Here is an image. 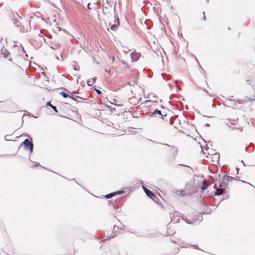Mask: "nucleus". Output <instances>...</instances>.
<instances>
[{"label": "nucleus", "instance_id": "f257e3e1", "mask_svg": "<svg viewBox=\"0 0 255 255\" xmlns=\"http://www.w3.org/2000/svg\"><path fill=\"white\" fill-rule=\"evenodd\" d=\"M21 146H23L24 149L25 150H27V149L31 147H33L34 145L32 142V139L31 138L30 139H29L28 138H26L21 143L19 147H20Z\"/></svg>", "mask_w": 255, "mask_h": 255}, {"label": "nucleus", "instance_id": "f03ea898", "mask_svg": "<svg viewBox=\"0 0 255 255\" xmlns=\"http://www.w3.org/2000/svg\"><path fill=\"white\" fill-rule=\"evenodd\" d=\"M142 188L145 193L148 197L154 200H155L154 198H157L156 196L154 194V193L152 191L148 189L147 188L143 186H142Z\"/></svg>", "mask_w": 255, "mask_h": 255}, {"label": "nucleus", "instance_id": "7ed1b4c3", "mask_svg": "<svg viewBox=\"0 0 255 255\" xmlns=\"http://www.w3.org/2000/svg\"><path fill=\"white\" fill-rule=\"evenodd\" d=\"M211 160L214 163V164L218 163L220 160L219 153L216 152L215 153L212 154Z\"/></svg>", "mask_w": 255, "mask_h": 255}, {"label": "nucleus", "instance_id": "20e7f679", "mask_svg": "<svg viewBox=\"0 0 255 255\" xmlns=\"http://www.w3.org/2000/svg\"><path fill=\"white\" fill-rule=\"evenodd\" d=\"M141 56V54L140 53H137L136 52H132L130 53V57L132 59V61H137L138 60L139 58Z\"/></svg>", "mask_w": 255, "mask_h": 255}, {"label": "nucleus", "instance_id": "39448f33", "mask_svg": "<svg viewBox=\"0 0 255 255\" xmlns=\"http://www.w3.org/2000/svg\"><path fill=\"white\" fill-rule=\"evenodd\" d=\"M59 94L61 96H62L63 98H69L73 100V101H75L77 103L80 102L79 101H76L75 99V97H72V96H71V95H69V94L68 93H66L64 92H61L59 93Z\"/></svg>", "mask_w": 255, "mask_h": 255}, {"label": "nucleus", "instance_id": "423d86ee", "mask_svg": "<svg viewBox=\"0 0 255 255\" xmlns=\"http://www.w3.org/2000/svg\"><path fill=\"white\" fill-rule=\"evenodd\" d=\"M219 187L221 190L226 193L227 192L226 189H228V183L223 181L220 183Z\"/></svg>", "mask_w": 255, "mask_h": 255}, {"label": "nucleus", "instance_id": "0eeeda50", "mask_svg": "<svg viewBox=\"0 0 255 255\" xmlns=\"http://www.w3.org/2000/svg\"><path fill=\"white\" fill-rule=\"evenodd\" d=\"M114 18H115V20H114L115 23L117 24L118 25H120V20H119V18L118 17V15L117 13L116 8H115V5H114Z\"/></svg>", "mask_w": 255, "mask_h": 255}, {"label": "nucleus", "instance_id": "6e6552de", "mask_svg": "<svg viewBox=\"0 0 255 255\" xmlns=\"http://www.w3.org/2000/svg\"><path fill=\"white\" fill-rule=\"evenodd\" d=\"M160 144H163V145H166V146H167L169 147H170L172 150H173L174 149H175L174 151H173V154H174V156H176L177 155V153L178 152V149L177 147H175L173 145H169L167 143H159Z\"/></svg>", "mask_w": 255, "mask_h": 255}, {"label": "nucleus", "instance_id": "1a4fd4ad", "mask_svg": "<svg viewBox=\"0 0 255 255\" xmlns=\"http://www.w3.org/2000/svg\"><path fill=\"white\" fill-rule=\"evenodd\" d=\"M153 113L154 114V115L155 114H157L159 117H160L162 119H164V117H166L167 114H165L164 115H162L161 113V112L160 110H158V109H156L153 111Z\"/></svg>", "mask_w": 255, "mask_h": 255}, {"label": "nucleus", "instance_id": "9d476101", "mask_svg": "<svg viewBox=\"0 0 255 255\" xmlns=\"http://www.w3.org/2000/svg\"><path fill=\"white\" fill-rule=\"evenodd\" d=\"M1 54L4 58H6L9 54V52L5 48H2L1 49Z\"/></svg>", "mask_w": 255, "mask_h": 255}, {"label": "nucleus", "instance_id": "9b49d317", "mask_svg": "<svg viewBox=\"0 0 255 255\" xmlns=\"http://www.w3.org/2000/svg\"><path fill=\"white\" fill-rule=\"evenodd\" d=\"M234 178L233 177H231L230 176H228L227 175H225L223 176V181L227 183L229 181H231L232 180L234 179Z\"/></svg>", "mask_w": 255, "mask_h": 255}, {"label": "nucleus", "instance_id": "f8f14e48", "mask_svg": "<svg viewBox=\"0 0 255 255\" xmlns=\"http://www.w3.org/2000/svg\"><path fill=\"white\" fill-rule=\"evenodd\" d=\"M97 79L96 77L93 78L92 79H89L87 81V84L89 86H92L95 82Z\"/></svg>", "mask_w": 255, "mask_h": 255}, {"label": "nucleus", "instance_id": "ddd939ff", "mask_svg": "<svg viewBox=\"0 0 255 255\" xmlns=\"http://www.w3.org/2000/svg\"><path fill=\"white\" fill-rule=\"evenodd\" d=\"M46 105L47 106H49V107H50L52 108V110H53L55 112H56V113H58V111H57V109L56 107V106H54V105H52V104H51V102H47L46 103Z\"/></svg>", "mask_w": 255, "mask_h": 255}, {"label": "nucleus", "instance_id": "4468645a", "mask_svg": "<svg viewBox=\"0 0 255 255\" xmlns=\"http://www.w3.org/2000/svg\"><path fill=\"white\" fill-rule=\"evenodd\" d=\"M110 28L113 30V31H116L118 29V27L119 25H117L116 23L114 24H111L109 23Z\"/></svg>", "mask_w": 255, "mask_h": 255}, {"label": "nucleus", "instance_id": "2eb2a0df", "mask_svg": "<svg viewBox=\"0 0 255 255\" xmlns=\"http://www.w3.org/2000/svg\"><path fill=\"white\" fill-rule=\"evenodd\" d=\"M223 194H225V193L224 192H223V191L221 190L220 189H216L214 192V195L215 196H219V195H223Z\"/></svg>", "mask_w": 255, "mask_h": 255}, {"label": "nucleus", "instance_id": "dca6fc26", "mask_svg": "<svg viewBox=\"0 0 255 255\" xmlns=\"http://www.w3.org/2000/svg\"><path fill=\"white\" fill-rule=\"evenodd\" d=\"M208 185L206 183V182L205 181H203L201 187V189L202 190H205L206 189L208 188Z\"/></svg>", "mask_w": 255, "mask_h": 255}, {"label": "nucleus", "instance_id": "f3484780", "mask_svg": "<svg viewBox=\"0 0 255 255\" xmlns=\"http://www.w3.org/2000/svg\"><path fill=\"white\" fill-rule=\"evenodd\" d=\"M114 192H111L110 193L106 194L104 197L107 199H110L115 196Z\"/></svg>", "mask_w": 255, "mask_h": 255}, {"label": "nucleus", "instance_id": "a211bd4d", "mask_svg": "<svg viewBox=\"0 0 255 255\" xmlns=\"http://www.w3.org/2000/svg\"><path fill=\"white\" fill-rule=\"evenodd\" d=\"M178 195H180L181 196H184L185 195V190L184 189H181L180 190L177 191V193Z\"/></svg>", "mask_w": 255, "mask_h": 255}, {"label": "nucleus", "instance_id": "6ab92c4d", "mask_svg": "<svg viewBox=\"0 0 255 255\" xmlns=\"http://www.w3.org/2000/svg\"><path fill=\"white\" fill-rule=\"evenodd\" d=\"M27 150H28L29 151V157H28V159L30 161H32L30 158V154L32 153L33 152V147H30L29 148L27 149Z\"/></svg>", "mask_w": 255, "mask_h": 255}, {"label": "nucleus", "instance_id": "aec40b11", "mask_svg": "<svg viewBox=\"0 0 255 255\" xmlns=\"http://www.w3.org/2000/svg\"><path fill=\"white\" fill-rule=\"evenodd\" d=\"M115 195H120L125 193V191L123 190H119L117 191L114 192Z\"/></svg>", "mask_w": 255, "mask_h": 255}, {"label": "nucleus", "instance_id": "412c9836", "mask_svg": "<svg viewBox=\"0 0 255 255\" xmlns=\"http://www.w3.org/2000/svg\"><path fill=\"white\" fill-rule=\"evenodd\" d=\"M19 31L23 32H25L27 31V30H25L24 27L23 25H19Z\"/></svg>", "mask_w": 255, "mask_h": 255}, {"label": "nucleus", "instance_id": "4be33fe9", "mask_svg": "<svg viewBox=\"0 0 255 255\" xmlns=\"http://www.w3.org/2000/svg\"><path fill=\"white\" fill-rule=\"evenodd\" d=\"M14 24L17 27H19V25L20 24V23L18 22V20H16V19H13V21Z\"/></svg>", "mask_w": 255, "mask_h": 255}, {"label": "nucleus", "instance_id": "5701e85b", "mask_svg": "<svg viewBox=\"0 0 255 255\" xmlns=\"http://www.w3.org/2000/svg\"><path fill=\"white\" fill-rule=\"evenodd\" d=\"M116 236V234L115 233H114V231L112 232V234L109 235L108 237H109V238L110 239H113L114 238V237H115Z\"/></svg>", "mask_w": 255, "mask_h": 255}, {"label": "nucleus", "instance_id": "b1692460", "mask_svg": "<svg viewBox=\"0 0 255 255\" xmlns=\"http://www.w3.org/2000/svg\"><path fill=\"white\" fill-rule=\"evenodd\" d=\"M182 219L183 220H184V221H185L187 224H189V225H192V224H193V223H192V222H190L188 219H186V218L184 219V218H182Z\"/></svg>", "mask_w": 255, "mask_h": 255}, {"label": "nucleus", "instance_id": "393cba45", "mask_svg": "<svg viewBox=\"0 0 255 255\" xmlns=\"http://www.w3.org/2000/svg\"><path fill=\"white\" fill-rule=\"evenodd\" d=\"M60 46V45L59 44L58 45H57L56 44L55 45H53L52 44V46H51L50 47L51 48L53 49H57Z\"/></svg>", "mask_w": 255, "mask_h": 255}, {"label": "nucleus", "instance_id": "a878e982", "mask_svg": "<svg viewBox=\"0 0 255 255\" xmlns=\"http://www.w3.org/2000/svg\"><path fill=\"white\" fill-rule=\"evenodd\" d=\"M110 238H109V237L107 236V237L106 238V239H102L100 241V243H104L105 241L109 240Z\"/></svg>", "mask_w": 255, "mask_h": 255}, {"label": "nucleus", "instance_id": "bb28decb", "mask_svg": "<svg viewBox=\"0 0 255 255\" xmlns=\"http://www.w3.org/2000/svg\"><path fill=\"white\" fill-rule=\"evenodd\" d=\"M72 97H75V99L76 101H78V100H77V99H82V100H87V99H86V98H83L80 97V96H72Z\"/></svg>", "mask_w": 255, "mask_h": 255}, {"label": "nucleus", "instance_id": "cd10ccee", "mask_svg": "<svg viewBox=\"0 0 255 255\" xmlns=\"http://www.w3.org/2000/svg\"><path fill=\"white\" fill-rule=\"evenodd\" d=\"M38 166L42 167V166L40 165L38 162H35V164L32 165L33 167H38Z\"/></svg>", "mask_w": 255, "mask_h": 255}, {"label": "nucleus", "instance_id": "c85d7f7f", "mask_svg": "<svg viewBox=\"0 0 255 255\" xmlns=\"http://www.w3.org/2000/svg\"><path fill=\"white\" fill-rule=\"evenodd\" d=\"M94 91H95L96 92V93L99 94V95H100L102 94V92L101 91H100V90L98 89H96V88H95L94 89Z\"/></svg>", "mask_w": 255, "mask_h": 255}, {"label": "nucleus", "instance_id": "c756f323", "mask_svg": "<svg viewBox=\"0 0 255 255\" xmlns=\"http://www.w3.org/2000/svg\"><path fill=\"white\" fill-rule=\"evenodd\" d=\"M131 233L135 235V236H137L138 237H141V235L138 234V233H136V232H130Z\"/></svg>", "mask_w": 255, "mask_h": 255}, {"label": "nucleus", "instance_id": "7c9ffc66", "mask_svg": "<svg viewBox=\"0 0 255 255\" xmlns=\"http://www.w3.org/2000/svg\"><path fill=\"white\" fill-rule=\"evenodd\" d=\"M205 212L207 214H209L211 212V210L210 209H208L205 210Z\"/></svg>", "mask_w": 255, "mask_h": 255}, {"label": "nucleus", "instance_id": "2f4dec72", "mask_svg": "<svg viewBox=\"0 0 255 255\" xmlns=\"http://www.w3.org/2000/svg\"><path fill=\"white\" fill-rule=\"evenodd\" d=\"M224 200V198H222L220 201L218 202L217 203H215V206H216V207L218 206L220 203V202L222 201L223 200Z\"/></svg>", "mask_w": 255, "mask_h": 255}, {"label": "nucleus", "instance_id": "473e14b6", "mask_svg": "<svg viewBox=\"0 0 255 255\" xmlns=\"http://www.w3.org/2000/svg\"><path fill=\"white\" fill-rule=\"evenodd\" d=\"M246 98L249 101H255V99H252V98H248L247 97H246Z\"/></svg>", "mask_w": 255, "mask_h": 255}, {"label": "nucleus", "instance_id": "72a5a7b5", "mask_svg": "<svg viewBox=\"0 0 255 255\" xmlns=\"http://www.w3.org/2000/svg\"><path fill=\"white\" fill-rule=\"evenodd\" d=\"M192 247H193V248H194V249H195L200 250V249L198 248V246H197V245H192Z\"/></svg>", "mask_w": 255, "mask_h": 255}, {"label": "nucleus", "instance_id": "f704fd0d", "mask_svg": "<svg viewBox=\"0 0 255 255\" xmlns=\"http://www.w3.org/2000/svg\"><path fill=\"white\" fill-rule=\"evenodd\" d=\"M148 115L149 116H154V114L153 113V112H149L148 113Z\"/></svg>", "mask_w": 255, "mask_h": 255}, {"label": "nucleus", "instance_id": "c9c22d12", "mask_svg": "<svg viewBox=\"0 0 255 255\" xmlns=\"http://www.w3.org/2000/svg\"><path fill=\"white\" fill-rule=\"evenodd\" d=\"M9 135H6L4 136V139L6 141H10V140H11V139H8L7 138V137Z\"/></svg>", "mask_w": 255, "mask_h": 255}, {"label": "nucleus", "instance_id": "e433bc0d", "mask_svg": "<svg viewBox=\"0 0 255 255\" xmlns=\"http://www.w3.org/2000/svg\"><path fill=\"white\" fill-rule=\"evenodd\" d=\"M71 180L74 181L75 183H76L78 185H79V186H81V187H82V186H81V185H80L78 182H77L76 181L75 179H74V178H72V179H71Z\"/></svg>", "mask_w": 255, "mask_h": 255}, {"label": "nucleus", "instance_id": "4c0bfd02", "mask_svg": "<svg viewBox=\"0 0 255 255\" xmlns=\"http://www.w3.org/2000/svg\"><path fill=\"white\" fill-rule=\"evenodd\" d=\"M242 182H244V183H247L248 184H249L250 185L253 186V187L255 188V187L253 185H252L251 184H250V183H248V182H245V181H242Z\"/></svg>", "mask_w": 255, "mask_h": 255}, {"label": "nucleus", "instance_id": "58836bf2", "mask_svg": "<svg viewBox=\"0 0 255 255\" xmlns=\"http://www.w3.org/2000/svg\"><path fill=\"white\" fill-rule=\"evenodd\" d=\"M117 229H119L118 227L117 226H116V225H114L113 226V230H114V231H115Z\"/></svg>", "mask_w": 255, "mask_h": 255}, {"label": "nucleus", "instance_id": "ea45409f", "mask_svg": "<svg viewBox=\"0 0 255 255\" xmlns=\"http://www.w3.org/2000/svg\"><path fill=\"white\" fill-rule=\"evenodd\" d=\"M105 71L106 72H107V73H109L110 74H111V72H110V70H108L107 69H105Z\"/></svg>", "mask_w": 255, "mask_h": 255}, {"label": "nucleus", "instance_id": "a19ab883", "mask_svg": "<svg viewBox=\"0 0 255 255\" xmlns=\"http://www.w3.org/2000/svg\"><path fill=\"white\" fill-rule=\"evenodd\" d=\"M213 151H214L212 149H211L210 152H208V154L212 156V154L214 153Z\"/></svg>", "mask_w": 255, "mask_h": 255}, {"label": "nucleus", "instance_id": "79ce46f5", "mask_svg": "<svg viewBox=\"0 0 255 255\" xmlns=\"http://www.w3.org/2000/svg\"><path fill=\"white\" fill-rule=\"evenodd\" d=\"M178 165H180V166H187V167H189V166H187V165H185V164H178ZM190 168L191 169H192L190 167Z\"/></svg>", "mask_w": 255, "mask_h": 255}, {"label": "nucleus", "instance_id": "37998d69", "mask_svg": "<svg viewBox=\"0 0 255 255\" xmlns=\"http://www.w3.org/2000/svg\"><path fill=\"white\" fill-rule=\"evenodd\" d=\"M52 4L53 5V6H54L55 7H56V8H58V7L57 6L56 4H55L54 2H52Z\"/></svg>", "mask_w": 255, "mask_h": 255}, {"label": "nucleus", "instance_id": "c03bdc74", "mask_svg": "<svg viewBox=\"0 0 255 255\" xmlns=\"http://www.w3.org/2000/svg\"><path fill=\"white\" fill-rule=\"evenodd\" d=\"M91 4V2H89L88 4H87V8L89 9H91V8L89 7V5H90Z\"/></svg>", "mask_w": 255, "mask_h": 255}, {"label": "nucleus", "instance_id": "a18cd8bd", "mask_svg": "<svg viewBox=\"0 0 255 255\" xmlns=\"http://www.w3.org/2000/svg\"><path fill=\"white\" fill-rule=\"evenodd\" d=\"M106 1L107 3L108 4V5H110V3L109 1V0H105Z\"/></svg>", "mask_w": 255, "mask_h": 255}, {"label": "nucleus", "instance_id": "49530a36", "mask_svg": "<svg viewBox=\"0 0 255 255\" xmlns=\"http://www.w3.org/2000/svg\"><path fill=\"white\" fill-rule=\"evenodd\" d=\"M23 135L24 136H27V137H30L29 135V134H28L25 133V134H23Z\"/></svg>", "mask_w": 255, "mask_h": 255}, {"label": "nucleus", "instance_id": "de8ad7c7", "mask_svg": "<svg viewBox=\"0 0 255 255\" xmlns=\"http://www.w3.org/2000/svg\"><path fill=\"white\" fill-rule=\"evenodd\" d=\"M204 117H207V118H213V116H203Z\"/></svg>", "mask_w": 255, "mask_h": 255}, {"label": "nucleus", "instance_id": "09e8293b", "mask_svg": "<svg viewBox=\"0 0 255 255\" xmlns=\"http://www.w3.org/2000/svg\"><path fill=\"white\" fill-rule=\"evenodd\" d=\"M203 19L204 20H206L205 14H204V15H203Z\"/></svg>", "mask_w": 255, "mask_h": 255}, {"label": "nucleus", "instance_id": "8fccbe9b", "mask_svg": "<svg viewBox=\"0 0 255 255\" xmlns=\"http://www.w3.org/2000/svg\"><path fill=\"white\" fill-rule=\"evenodd\" d=\"M203 90H204V91L206 93L208 94V91H207V90H206V89H203Z\"/></svg>", "mask_w": 255, "mask_h": 255}, {"label": "nucleus", "instance_id": "3c124183", "mask_svg": "<svg viewBox=\"0 0 255 255\" xmlns=\"http://www.w3.org/2000/svg\"><path fill=\"white\" fill-rule=\"evenodd\" d=\"M27 115H28V116L32 115V116L34 117V116L32 114H30V113H28Z\"/></svg>", "mask_w": 255, "mask_h": 255}, {"label": "nucleus", "instance_id": "603ef678", "mask_svg": "<svg viewBox=\"0 0 255 255\" xmlns=\"http://www.w3.org/2000/svg\"><path fill=\"white\" fill-rule=\"evenodd\" d=\"M205 126H210V125L208 124V123H206L205 125Z\"/></svg>", "mask_w": 255, "mask_h": 255}, {"label": "nucleus", "instance_id": "864d4df0", "mask_svg": "<svg viewBox=\"0 0 255 255\" xmlns=\"http://www.w3.org/2000/svg\"><path fill=\"white\" fill-rule=\"evenodd\" d=\"M241 162H242V163L243 164L244 166H245V163H244L243 160H241Z\"/></svg>", "mask_w": 255, "mask_h": 255}, {"label": "nucleus", "instance_id": "5fc2aeb1", "mask_svg": "<svg viewBox=\"0 0 255 255\" xmlns=\"http://www.w3.org/2000/svg\"><path fill=\"white\" fill-rule=\"evenodd\" d=\"M103 7L106 8V9H107L108 8V6H105V5H103Z\"/></svg>", "mask_w": 255, "mask_h": 255}, {"label": "nucleus", "instance_id": "6e6d98bb", "mask_svg": "<svg viewBox=\"0 0 255 255\" xmlns=\"http://www.w3.org/2000/svg\"><path fill=\"white\" fill-rule=\"evenodd\" d=\"M75 41L76 43H78V41L77 40H75Z\"/></svg>", "mask_w": 255, "mask_h": 255}, {"label": "nucleus", "instance_id": "4d7b16f0", "mask_svg": "<svg viewBox=\"0 0 255 255\" xmlns=\"http://www.w3.org/2000/svg\"><path fill=\"white\" fill-rule=\"evenodd\" d=\"M178 80H175V83L177 85L178 84Z\"/></svg>", "mask_w": 255, "mask_h": 255}, {"label": "nucleus", "instance_id": "13d9d810", "mask_svg": "<svg viewBox=\"0 0 255 255\" xmlns=\"http://www.w3.org/2000/svg\"><path fill=\"white\" fill-rule=\"evenodd\" d=\"M22 50L24 53H25V51L24 50V48L22 47Z\"/></svg>", "mask_w": 255, "mask_h": 255}, {"label": "nucleus", "instance_id": "bf43d9fd", "mask_svg": "<svg viewBox=\"0 0 255 255\" xmlns=\"http://www.w3.org/2000/svg\"><path fill=\"white\" fill-rule=\"evenodd\" d=\"M236 170L237 171V173H238V170H239V169L238 167H237L236 168Z\"/></svg>", "mask_w": 255, "mask_h": 255}, {"label": "nucleus", "instance_id": "052dcab7", "mask_svg": "<svg viewBox=\"0 0 255 255\" xmlns=\"http://www.w3.org/2000/svg\"><path fill=\"white\" fill-rule=\"evenodd\" d=\"M233 106H237V104L236 103H235L233 105Z\"/></svg>", "mask_w": 255, "mask_h": 255}, {"label": "nucleus", "instance_id": "680f3d73", "mask_svg": "<svg viewBox=\"0 0 255 255\" xmlns=\"http://www.w3.org/2000/svg\"><path fill=\"white\" fill-rule=\"evenodd\" d=\"M74 70H75V71H78V69H76V68H75V67L74 68Z\"/></svg>", "mask_w": 255, "mask_h": 255}, {"label": "nucleus", "instance_id": "e2e57ef3", "mask_svg": "<svg viewBox=\"0 0 255 255\" xmlns=\"http://www.w3.org/2000/svg\"><path fill=\"white\" fill-rule=\"evenodd\" d=\"M65 91H66V89H65ZM67 91L68 92V94H69V93H70V94H71V93H70L69 91L67 90Z\"/></svg>", "mask_w": 255, "mask_h": 255}, {"label": "nucleus", "instance_id": "0e129e2a", "mask_svg": "<svg viewBox=\"0 0 255 255\" xmlns=\"http://www.w3.org/2000/svg\"><path fill=\"white\" fill-rule=\"evenodd\" d=\"M186 109L187 110H188V106H186Z\"/></svg>", "mask_w": 255, "mask_h": 255}, {"label": "nucleus", "instance_id": "69168bd1", "mask_svg": "<svg viewBox=\"0 0 255 255\" xmlns=\"http://www.w3.org/2000/svg\"><path fill=\"white\" fill-rule=\"evenodd\" d=\"M168 85H169V86H171V84L170 83H168Z\"/></svg>", "mask_w": 255, "mask_h": 255}, {"label": "nucleus", "instance_id": "338daca9", "mask_svg": "<svg viewBox=\"0 0 255 255\" xmlns=\"http://www.w3.org/2000/svg\"><path fill=\"white\" fill-rule=\"evenodd\" d=\"M203 15H204V14H205L204 11H203Z\"/></svg>", "mask_w": 255, "mask_h": 255}, {"label": "nucleus", "instance_id": "774afa93", "mask_svg": "<svg viewBox=\"0 0 255 255\" xmlns=\"http://www.w3.org/2000/svg\"><path fill=\"white\" fill-rule=\"evenodd\" d=\"M112 201H113V200H111L109 201V202H110H110H112Z\"/></svg>", "mask_w": 255, "mask_h": 255}]
</instances>
